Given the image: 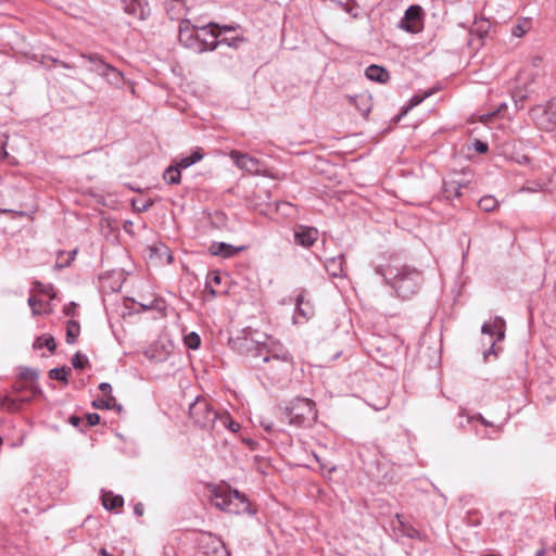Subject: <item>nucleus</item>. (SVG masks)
<instances>
[{
    "label": "nucleus",
    "mask_w": 556,
    "mask_h": 556,
    "mask_svg": "<svg viewBox=\"0 0 556 556\" xmlns=\"http://www.w3.org/2000/svg\"><path fill=\"white\" fill-rule=\"evenodd\" d=\"M376 273L382 276L386 283L391 286L403 299L414 295L422 281L421 273L409 267L392 268L391 266H377Z\"/></svg>",
    "instance_id": "1"
},
{
    "label": "nucleus",
    "mask_w": 556,
    "mask_h": 556,
    "mask_svg": "<svg viewBox=\"0 0 556 556\" xmlns=\"http://www.w3.org/2000/svg\"><path fill=\"white\" fill-rule=\"evenodd\" d=\"M285 417L296 427L311 426L317 418L315 403L309 399H295L285 408Z\"/></svg>",
    "instance_id": "2"
},
{
    "label": "nucleus",
    "mask_w": 556,
    "mask_h": 556,
    "mask_svg": "<svg viewBox=\"0 0 556 556\" xmlns=\"http://www.w3.org/2000/svg\"><path fill=\"white\" fill-rule=\"evenodd\" d=\"M212 504L216 508L229 514L250 513V503L237 490H215L212 495Z\"/></svg>",
    "instance_id": "3"
},
{
    "label": "nucleus",
    "mask_w": 556,
    "mask_h": 556,
    "mask_svg": "<svg viewBox=\"0 0 556 556\" xmlns=\"http://www.w3.org/2000/svg\"><path fill=\"white\" fill-rule=\"evenodd\" d=\"M189 416L193 424L203 429H215L219 414L204 397H195L189 405Z\"/></svg>",
    "instance_id": "4"
},
{
    "label": "nucleus",
    "mask_w": 556,
    "mask_h": 556,
    "mask_svg": "<svg viewBox=\"0 0 556 556\" xmlns=\"http://www.w3.org/2000/svg\"><path fill=\"white\" fill-rule=\"evenodd\" d=\"M264 345L266 349L261 356L263 363H278L279 371H289L292 368V356L281 343L266 336Z\"/></svg>",
    "instance_id": "5"
},
{
    "label": "nucleus",
    "mask_w": 556,
    "mask_h": 556,
    "mask_svg": "<svg viewBox=\"0 0 556 556\" xmlns=\"http://www.w3.org/2000/svg\"><path fill=\"white\" fill-rule=\"evenodd\" d=\"M266 334L257 331L247 332L241 337L231 340L233 349L238 350L241 354L261 358L262 352L266 346L264 345Z\"/></svg>",
    "instance_id": "6"
},
{
    "label": "nucleus",
    "mask_w": 556,
    "mask_h": 556,
    "mask_svg": "<svg viewBox=\"0 0 556 556\" xmlns=\"http://www.w3.org/2000/svg\"><path fill=\"white\" fill-rule=\"evenodd\" d=\"M532 121L543 130H553L556 127V98L543 105L534 106L530 112Z\"/></svg>",
    "instance_id": "7"
},
{
    "label": "nucleus",
    "mask_w": 556,
    "mask_h": 556,
    "mask_svg": "<svg viewBox=\"0 0 556 556\" xmlns=\"http://www.w3.org/2000/svg\"><path fill=\"white\" fill-rule=\"evenodd\" d=\"M201 34L200 29L195 28L190 21L185 20L179 25V41L187 48L193 49L194 51L202 53L204 52L205 46L200 42Z\"/></svg>",
    "instance_id": "8"
},
{
    "label": "nucleus",
    "mask_w": 556,
    "mask_h": 556,
    "mask_svg": "<svg viewBox=\"0 0 556 556\" xmlns=\"http://www.w3.org/2000/svg\"><path fill=\"white\" fill-rule=\"evenodd\" d=\"M199 551L206 556H228L224 542L212 533H201L197 540Z\"/></svg>",
    "instance_id": "9"
},
{
    "label": "nucleus",
    "mask_w": 556,
    "mask_h": 556,
    "mask_svg": "<svg viewBox=\"0 0 556 556\" xmlns=\"http://www.w3.org/2000/svg\"><path fill=\"white\" fill-rule=\"evenodd\" d=\"M482 333L490 334L491 346L484 351L483 355L486 358L490 354H494V344L505 337V320L502 317H495L494 320L484 323L481 328Z\"/></svg>",
    "instance_id": "10"
},
{
    "label": "nucleus",
    "mask_w": 556,
    "mask_h": 556,
    "mask_svg": "<svg viewBox=\"0 0 556 556\" xmlns=\"http://www.w3.org/2000/svg\"><path fill=\"white\" fill-rule=\"evenodd\" d=\"M229 156L238 168L249 174L258 175L263 170L262 162L253 156H250L249 154L232 150L230 151Z\"/></svg>",
    "instance_id": "11"
},
{
    "label": "nucleus",
    "mask_w": 556,
    "mask_h": 556,
    "mask_svg": "<svg viewBox=\"0 0 556 556\" xmlns=\"http://www.w3.org/2000/svg\"><path fill=\"white\" fill-rule=\"evenodd\" d=\"M400 26L410 33H418L422 28V9L419 5H410L406 9Z\"/></svg>",
    "instance_id": "12"
},
{
    "label": "nucleus",
    "mask_w": 556,
    "mask_h": 556,
    "mask_svg": "<svg viewBox=\"0 0 556 556\" xmlns=\"http://www.w3.org/2000/svg\"><path fill=\"white\" fill-rule=\"evenodd\" d=\"M315 227L299 225L294 229V242L303 248H311L318 240Z\"/></svg>",
    "instance_id": "13"
},
{
    "label": "nucleus",
    "mask_w": 556,
    "mask_h": 556,
    "mask_svg": "<svg viewBox=\"0 0 556 556\" xmlns=\"http://www.w3.org/2000/svg\"><path fill=\"white\" fill-rule=\"evenodd\" d=\"M314 315V307L308 301H305L304 292H301L295 300L294 323L308 320Z\"/></svg>",
    "instance_id": "14"
},
{
    "label": "nucleus",
    "mask_w": 556,
    "mask_h": 556,
    "mask_svg": "<svg viewBox=\"0 0 556 556\" xmlns=\"http://www.w3.org/2000/svg\"><path fill=\"white\" fill-rule=\"evenodd\" d=\"M242 250H243L242 247L236 248V247L225 243V242H213L208 248V252L212 255L220 256L224 258L231 257Z\"/></svg>",
    "instance_id": "15"
},
{
    "label": "nucleus",
    "mask_w": 556,
    "mask_h": 556,
    "mask_svg": "<svg viewBox=\"0 0 556 556\" xmlns=\"http://www.w3.org/2000/svg\"><path fill=\"white\" fill-rule=\"evenodd\" d=\"M349 103L354 105L362 116L367 117L371 111V97L368 94H356L348 97Z\"/></svg>",
    "instance_id": "16"
},
{
    "label": "nucleus",
    "mask_w": 556,
    "mask_h": 556,
    "mask_svg": "<svg viewBox=\"0 0 556 556\" xmlns=\"http://www.w3.org/2000/svg\"><path fill=\"white\" fill-rule=\"evenodd\" d=\"M125 12L140 20H144L150 14V8L147 1L143 0H130L129 3L125 5Z\"/></svg>",
    "instance_id": "17"
},
{
    "label": "nucleus",
    "mask_w": 556,
    "mask_h": 556,
    "mask_svg": "<svg viewBox=\"0 0 556 556\" xmlns=\"http://www.w3.org/2000/svg\"><path fill=\"white\" fill-rule=\"evenodd\" d=\"M200 34H201L200 42L203 43V46H205L204 51H213L222 42V41H218V39H217L219 34L215 33V30H213V29H208V26L201 27Z\"/></svg>",
    "instance_id": "18"
},
{
    "label": "nucleus",
    "mask_w": 556,
    "mask_h": 556,
    "mask_svg": "<svg viewBox=\"0 0 556 556\" xmlns=\"http://www.w3.org/2000/svg\"><path fill=\"white\" fill-rule=\"evenodd\" d=\"M100 66L103 68L101 75L106 81L114 86H119L123 83V74L109 63H101Z\"/></svg>",
    "instance_id": "19"
},
{
    "label": "nucleus",
    "mask_w": 556,
    "mask_h": 556,
    "mask_svg": "<svg viewBox=\"0 0 556 556\" xmlns=\"http://www.w3.org/2000/svg\"><path fill=\"white\" fill-rule=\"evenodd\" d=\"M92 406L97 409H116L118 413L123 410V406L117 403L113 394L93 400Z\"/></svg>",
    "instance_id": "20"
},
{
    "label": "nucleus",
    "mask_w": 556,
    "mask_h": 556,
    "mask_svg": "<svg viewBox=\"0 0 556 556\" xmlns=\"http://www.w3.org/2000/svg\"><path fill=\"white\" fill-rule=\"evenodd\" d=\"M365 75L368 79L377 83H386L389 80L388 71L376 64L369 65L365 71Z\"/></svg>",
    "instance_id": "21"
},
{
    "label": "nucleus",
    "mask_w": 556,
    "mask_h": 556,
    "mask_svg": "<svg viewBox=\"0 0 556 556\" xmlns=\"http://www.w3.org/2000/svg\"><path fill=\"white\" fill-rule=\"evenodd\" d=\"M343 262L344 258L342 255L327 258L325 262V268L330 276L340 277L343 274Z\"/></svg>",
    "instance_id": "22"
},
{
    "label": "nucleus",
    "mask_w": 556,
    "mask_h": 556,
    "mask_svg": "<svg viewBox=\"0 0 556 556\" xmlns=\"http://www.w3.org/2000/svg\"><path fill=\"white\" fill-rule=\"evenodd\" d=\"M124 504V498L121 495H114L112 492H105L102 495V505L108 510H113L115 508L122 507Z\"/></svg>",
    "instance_id": "23"
},
{
    "label": "nucleus",
    "mask_w": 556,
    "mask_h": 556,
    "mask_svg": "<svg viewBox=\"0 0 556 556\" xmlns=\"http://www.w3.org/2000/svg\"><path fill=\"white\" fill-rule=\"evenodd\" d=\"M215 429H229L232 432L240 430V425L235 421L229 414H219L217 419V427Z\"/></svg>",
    "instance_id": "24"
},
{
    "label": "nucleus",
    "mask_w": 556,
    "mask_h": 556,
    "mask_svg": "<svg viewBox=\"0 0 556 556\" xmlns=\"http://www.w3.org/2000/svg\"><path fill=\"white\" fill-rule=\"evenodd\" d=\"M28 401H29V399L15 400L13 397L5 395V396L0 397V407L8 412L14 413L21 408L22 403L28 402Z\"/></svg>",
    "instance_id": "25"
},
{
    "label": "nucleus",
    "mask_w": 556,
    "mask_h": 556,
    "mask_svg": "<svg viewBox=\"0 0 556 556\" xmlns=\"http://www.w3.org/2000/svg\"><path fill=\"white\" fill-rule=\"evenodd\" d=\"M463 185L458 181L451 180V181H444L443 182V194L445 198H459L462 195Z\"/></svg>",
    "instance_id": "26"
},
{
    "label": "nucleus",
    "mask_w": 556,
    "mask_h": 556,
    "mask_svg": "<svg viewBox=\"0 0 556 556\" xmlns=\"http://www.w3.org/2000/svg\"><path fill=\"white\" fill-rule=\"evenodd\" d=\"M163 178L167 184L178 185L181 180V169L175 164L166 168Z\"/></svg>",
    "instance_id": "27"
},
{
    "label": "nucleus",
    "mask_w": 556,
    "mask_h": 556,
    "mask_svg": "<svg viewBox=\"0 0 556 556\" xmlns=\"http://www.w3.org/2000/svg\"><path fill=\"white\" fill-rule=\"evenodd\" d=\"M203 159V154L199 148H197L189 156L181 157L176 165L180 168H188L194 163L201 161Z\"/></svg>",
    "instance_id": "28"
},
{
    "label": "nucleus",
    "mask_w": 556,
    "mask_h": 556,
    "mask_svg": "<svg viewBox=\"0 0 556 556\" xmlns=\"http://www.w3.org/2000/svg\"><path fill=\"white\" fill-rule=\"evenodd\" d=\"M337 5H339L342 10H344L352 17L356 18L359 15L358 5L354 0H331Z\"/></svg>",
    "instance_id": "29"
},
{
    "label": "nucleus",
    "mask_w": 556,
    "mask_h": 556,
    "mask_svg": "<svg viewBox=\"0 0 556 556\" xmlns=\"http://www.w3.org/2000/svg\"><path fill=\"white\" fill-rule=\"evenodd\" d=\"M77 250L71 252L60 251L55 263V268L61 269L71 265L74 261Z\"/></svg>",
    "instance_id": "30"
},
{
    "label": "nucleus",
    "mask_w": 556,
    "mask_h": 556,
    "mask_svg": "<svg viewBox=\"0 0 556 556\" xmlns=\"http://www.w3.org/2000/svg\"><path fill=\"white\" fill-rule=\"evenodd\" d=\"M80 332L79 323L76 320H68L66 325V342L74 344Z\"/></svg>",
    "instance_id": "31"
},
{
    "label": "nucleus",
    "mask_w": 556,
    "mask_h": 556,
    "mask_svg": "<svg viewBox=\"0 0 556 556\" xmlns=\"http://www.w3.org/2000/svg\"><path fill=\"white\" fill-rule=\"evenodd\" d=\"M43 346L47 348L50 352H54L56 348L54 338L50 334L38 337L34 342V349H41Z\"/></svg>",
    "instance_id": "32"
},
{
    "label": "nucleus",
    "mask_w": 556,
    "mask_h": 556,
    "mask_svg": "<svg viewBox=\"0 0 556 556\" xmlns=\"http://www.w3.org/2000/svg\"><path fill=\"white\" fill-rule=\"evenodd\" d=\"M70 371L71 369L67 367L52 368L49 370L48 376L52 380H59L66 384L68 382L67 375Z\"/></svg>",
    "instance_id": "33"
},
{
    "label": "nucleus",
    "mask_w": 556,
    "mask_h": 556,
    "mask_svg": "<svg viewBox=\"0 0 556 556\" xmlns=\"http://www.w3.org/2000/svg\"><path fill=\"white\" fill-rule=\"evenodd\" d=\"M478 205L484 212H492L497 207L498 201L493 195H484L479 200Z\"/></svg>",
    "instance_id": "34"
},
{
    "label": "nucleus",
    "mask_w": 556,
    "mask_h": 556,
    "mask_svg": "<svg viewBox=\"0 0 556 556\" xmlns=\"http://www.w3.org/2000/svg\"><path fill=\"white\" fill-rule=\"evenodd\" d=\"M396 520H397V523H399V529L402 531V533L408 538H415L417 536L419 533L418 531L413 528L412 526L407 525L405 521H404V518L403 516L401 515H396Z\"/></svg>",
    "instance_id": "35"
},
{
    "label": "nucleus",
    "mask_w": 556,
    "mask_h": 556,
    "mask_svg": "<svg viewBox=\"0 0 556 556\" xmlns=\"http://www.w3.org/2000/svg\"><path fill=\"white\" fill-rule=\"evenodd\" d=\"M81 58L88 60L90 63H92L91 71L96 72L98 75H101V71L103 68L100 66L101 63H105L103 59L96 53H89V54H81Z\"/></svg>",
    "instance_id": "36"
},
{
    "label": "nucleus",
    "mask_w": 556,
    "mask_h": 556,
    "mask_svg": "<svg viewBox=\"0 0 556 556\" xmlns=\"http://www.w3.org/2000/svg\"><path fill=\"white\" fill-rule=\"evenodd\" d=\"M530 27H531V22L526 18V20L519 22L517 25L513 26L511 34L515 37H521L529 31Z\"/></svg>",
    "instance_id": "37"
},
{
    "label": "nucleus",
    "mask_w": 556,
    "mask_h": 556,
    "mask_svg": "<svg viewBox=\"0 0 556 556\" xmlns=\"http://www.w3.org/2000/svg\"><path fill=\"white\" fill-rule=\"evenodd\" d=\"M151 252H152V254L156 255L159 258L165 257L166 262L168 264L173 263V256L165 245H163V244L155 245V247L151 248Z\"/></svg>",
    "instance_id": "38"
},
{
    "label": "nucleus",
    "mask_w": 556,
    "mask_h": 556,
    "mask_svg": "<svg viewBox=\"0 0 556 556\" xmlns=\"http://www.w3.org/2000/svg\"><path fill=\"white\" fill-rule=\"evenodd\" d=\"M184 341H185V344L187 345V348H189L191 350H197L201 344L200 336L193 331L190 332L189 334H187L185 337Z\"/></svg>",
    "instance_id": "39"
},
{
    "label": "nucleus",
    "mask_w": 556,
    "mask_h": 556,
    "mask_svg": "<svg viewBox=\"0 0 556 556\" xmlns=\"http://www.w3.org/2000/svg\"><path fill=\"white\" fill-rule=\"evenodd\" d=\"M87 364H88V358L84 354H81L79 352L74 354V356L72 358V365L75 369H83V368H85V366Z\"/></svg>",
    "instance_id": "40"
},
{
    "label": "nucleus",
    "mask_w": 556,
    "mask_h": 556,
    "mask_svg": "<svg viewBox=\"0 0 556 556\" xmlns=\"http://www.w3.org/2000/svg\"><path fill=\"white\" fill-rule=\"evenodd\" d=\"M20 377L23 380L33 382L37 380L38 372L33 368L24 367L20 372Z\"/></svg>",
    "instance_id": "41"
},
{
    "label": "nucleus",
    "mask_w": 556,
    "mask_h": 556,
    "mask_svg": "<svg viewBox=\"0 0 556 556\" xmlns=\"http://www.w3.org/2000/svg\"><path fill=\"white\" fill-rule=\"evenodd\" d=\"M153 204L152 200H132V207L137 212H144Z\"/></svg>",
    "instance_id": "42"
},
{
    "label": "nucleus",
    "mask_w": 556,
    "mask_h": 556,
    "mask_svg": "<svg viewBox=\"0 0 556 556\" xmlns=\"http://www.w3.org/2000/svg\"><path fill=\"white\" fill-rule=\"evenodd\" d=\"M34 286H35V289H36L37 291H39V292H41V293H45V294L49 295L51 299H53V298H54V295H55V294H54V292H53L52 287H50V286H48V287H47V286H43V285H42L41 282H39V281H36V282L34 283Z\"/></svg>",
    "instance_id": "43"
},
{
    "label": "nucleus",
    "mask_w": 556,
    "mask_h": 556,
    "mask_svg": "<svg viewBox=\"0 0 556 556\" xmlns=\"http://www.w3.org/2000/svg\"><path fill=\"white\" fill-rule=\"evenodd\" d=\"M27 302H28V305L30 306L34 315L40 314V312L37 309V305L42 304L41 300H38L35 296H30Z\"/></svg>",
    "instance_id": "44"
},
{
    "label": "nucleus",
    "mask_w": 556,
    "mask_h": 556,
    "mask_svg": "<svg viewBox=\"0 0 556 556\" xmlns=\"http://www.w3.org/2000/svg\"><path fill=\"white\" fill-rule=\"evenodd\" d=\"M220 41H222L220 43H225V45H227L229 47L237 48L239 46V43L243 41V38L236 37V38H232L231 40H229L227 38H224Z\"/></svg>",
    "instance_id": "45"
},
{
    "label": "nucleus",
    "mask_w": 556,
    "mask_h": 556,
    "mask_svg": "<svg viewBox=\"0 0 556 556\" xmlns=\"http://www.w3.org/2000/svg\"><path fill=\"white\" fill-rule=\"evenodd\" d=\"M88 426H96L100 422V416L96 413H90L87 415Z\"/></svg>",
    "instance_id": "46"
},
{
    "label": "nucleus",
    "mask_w": 556,
    "mask_h": 556,
    "mask_svg": "<svg viewBox=\"0 0 556 556\" xmlns=\"http://www.w3.org/2000/svg\"><path fill=\"white\" fill-rule=\"evenodd\" d=\"M473 147L475 150L479 153H485L488 151V144L480 140H476Z\"/></svg>",
    "instance_id": "47"
},
{
    "label": "nucleus",
    "mask_w": 556,
    "mask_h": 556,
    "mask_svg": "<svg viewBox=\"0 0 556 556\" xmlns=\"http://www.w3.org/2000/svg\"><path fill=\"white\" fill-rule=\"evenodd\" d=\"M99 389L104 394V396H108V394H112V387L108 382L100 383Z\"/></svg>",
    "instance_id": "48"
},
{
    "label": "nucleus",
    "mask_w": 556,
    "mask_h": 556,
    "mask_svg": "<svg viewBox=\"0 0 556 556\" xmlns=\"http://www.w3.org/2000/svg\"><path fill=\"white\" fill-rule=\"evenodd\" d=\"M268 364H269L268 374H270L273 376H276V375L285 374L286 372V371H279L278 370V363H268Z\"/></svg>",
    "instance_id": "49"
},
{
    "label": "nucleus",
    "mask_w": 556,
    "mask_h": 556,
    "mask_svg": "<svg viewBox=\"0 0 556 556\" xmlns=\"http://www.w3.org/2000/svg\"><path fill=\"white\" fill-rule=\"evenodd\" d=\"M208 26H215V27L219 28V26L217 24H210ZM237 27H238L237 25H224L220 27V29L224 31H233L237 29Z\"/></svg>",
    "instance_id": "50"
},
{
    "label": "nucleus",
    "mask_w": 556,
    "mask_h": 556,
    "mask_svg": "<svg viewBox=\"0 0 556 556\" xmlns=\"http://www.w3.org/2000/svg\"><path fill=\"white\" fill-rule=\"evenodd\" d=\"M470 419H477L479 420L483 426H486V427H490L492 426V424L490 421H488L482 415L478 414L477 416L475 417H471Z\"/></svg>",
    "instance_id": "51"
},
{
    "label": "nucleus",
    "mask_w": 556,
    "mask_h": 556,
    "mask_svg": "<svg viewBox=\"0 0 556 556\" xmlns=\"http://www.w3.org/2000/svg\"><path fill=\"white\" fill-rule=\"evenodd\" d=\"M470 419H477L479 420L483 426H486V427H490L492 426V424L490 421H488L482 415L478 414L477 416L475 417H471Z\"/></svg>",
    "instance_id": "52"
},
{
    "label": "nucleus",
    "mask_w": 556,
    "mask_h": 556,
    "mask_svg": "<svg viewBox=\"0 0 556 556\" xmlns=\"http://www.w3.org/2000/svg\"><path fill=\"white\" fill-rule=\"evenodd\" d=\"M470 419H477L479 420L483 426H486V427H490L492 426V424L490 421H488L482 415L478 414L477 416L475 417H471Z\"/></svg>",
    "instance_id": "53"
},
{
    "label": "nucleus",
    "mask_w": 556,
    "mask_h": 556,
    "mask_svg": "<svg viewBox=\"0 0 556 556\" xmlns=\"http://www.w3.org/2000/svg\"><path fill=\"white\" fill-rule=\"evenodd\" d=\"M70 424L74 427H78L81 424V419L78 416H71L68 419Z\"/></svg>",
    "instance_id": "54"
},
{
    "label": "nucleus",
    "mask_w": 556,
    "mask_h": 556,
    "mask_svg": "<svg viewBox=\"0 0 556 556\" xmlns=\"http://www.w3.org/2000/svg\"><path fill=\"white\" fill-rule=\"evenodd\" d=\"M74 311H75V303H71L70 305L64 307V313L67 316L74 315Z\"/></svg>",
    "instance_id": "55"
},
{
    "label": "nucleus",
    "mask_w": 556,
    "mask_h": 556,
    "mask_svg": "<svg viewBox=\"0 0 556 556\" xmlns=\"http://www.w3.org/2000/svg\"><path fill=\"white\" fill-rule=\"evenodd\" d=\"M134 513L137 516H142L143 515V505L141 503L136 504L134 507Z\"/></svg>",
    "instance_id": "56"
},
{
    "label": "nucleus",
    "mask_w": 556,
    "mask_h": 556,
    "mask_svg": "<svg viewBox=\"0 0 556 556\" xmlns=\"http://www.w3.org/2000/svg\"><path fill=\"white\" fill-rule=\"evenodd\" d=\"M428 96H429V93L425 94V97H421V98H419V97H417V96L413 97V98H412V104H413V105H417V104H419V103H420V102H421L426 97H428Z\"/></svg>",
    "instance_id": "57"
},
{
    "label": "nucleus",
    "mask_w": 556,
    "mask_h": 556,
    "mask_svg": "<svg viewBox=\"0 0 556 556\" xmlns=\"http://www.w3.org/2000/svg\"><path fill=\"white\" fill-rule=\"evenodd\" d=\"M263 428L265 431L270 432L274 430V425L271 422H262Z\"/></svg>",
    "instance_id": "58"
},
{
    "label": "nucleus",
    "mask_w": 556,
    "mask_h": 556,
    "mask_svg": "<svg viewBox=\"0 0 556 556\" xmlns=\"http://www.w3.org/2000/svg\"><path fill=\"white\" fill-rule=\"evenodd\" d=\"M9 156L7 150H5V147L4 146H0V157L1 159H7Z\"/></svg>",
    "instance_id": "59"
},
{
    "label": "nucleus",
    "mask_w": 556,
    "mask_h": 556,
    "mask_svg": "<svg viewBox=\"0 0 556 556\" xmlns=\"http://www.w3.org/2000/svg\"><path fill=\"white\" fill-rule=\"evenodd\" d=\"M494 115H495V113H491V114L482 115V116H481V122L486 123V122H489V121H490Z\"/></svg>",
    "instance_id": "60"
},
{
    "label": "nucleus",
    "mask_w": 556,
    "mask_h": 556,
    "mask_svg": "<svg viewBox=\"0 0 556 556\" xmlns=\"http://www.w3.org/2000/svg\"><path fill=\"white\" fill-rule=\"evenodd\" d=\"M30 390H31L34 395L42 393V391L40 390V388L38 386H31Z\"/></svg>",
    "instance_id": "61"
},
{
    "label": "nucleus",
    "mask_w": 556,
    "mask_h": 556,
    "mask_svg": "<svg viewBox=\"0 0 556 556\" xmlns=\"http://www.w3.org/2000/svg\"><path fill=\"white\" fill-rule=\"evenodd\" d=\"M99 556H113L111 553H109L105 548H100L98 552Z\"/></svg>",
    "instance_id": "62"
},
{
    "label": "nucleus",
    "mask_w": 556,
    "mask_h": 556,
    "mask_svg": "<svg viewBox=\"0 0 556 556\" xmlns=\"http://www.w3.org/2000/svg\"><path fill=\"white\" fill-rule=\"evenodd\" d=\"M213 279H214V281H215L216 283H219V282H220V278H219V276H218V275H215Z\"/></svg>",
    "instance_id": "63"
},
{
    "label": "nucleus",
    "mask_w": 556,
    "mask_h": 556,
    "mask_svg": "<svg viewBox=\"0 0 556 556\" xmlns=\"http://www.w3.org/2000/svg\"><path fill=\"white\" fill-rule=\"evenodd\" d=\"M543 553H544V551H543V549H540V551H538V552H536L535 556H542V555H543Z\"/></svg>",
    "instance_id": "64"
}]
</instances>
